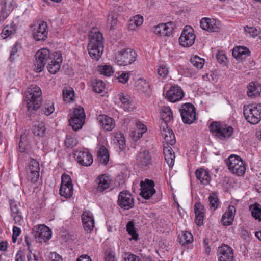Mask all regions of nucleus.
Instances as JSON below:
<instances>
[{
  "instance_id": "obj_5",
  "label": "nucleus",
  "mask_w": 261,
  "mask_h": 261,
  "mask_svg": "<svg viewBox=\"0 0 261 261\" xmlns=\"http://www.w3.org/2000/svg\"><path fill=\"white\" fill-rule=\"evenodd\" d=\"M54 54L47 48H41L38 50L35 54V70L36 72L42 71L45 65L48 63L53 57Z\"/></svg>"
},
{
  "instance_id": "obj_29",
  "label": "nucleus",
  "mask_w": 261,
  "mask_h": 261,
  "mask_svg": "<svg viewBox=\"0 0 261 261\" xmlns=\"http://www.w3.org/2000/svg\"><path fill=\"white\" fill-rule=\"evenodd\" d=\"M194 212L195 214V223L198 226L203 224L204 216V206L200 202H196L194 205Z\"/></svg>"
},
{
  "instance_id": "obj_28",
  "label": "nucleus",
  "mask_w": 261,
  "mask_h": 261,
  "mask_svg": "<svg viewBox=\"0 0 261 261\" xmlns=\"http://www.w3.org/2000/svg\"><path fill=\"white\" fill-rule=\"evenodd\" d=\"M236 213V208L233 205H229L228 210L222 217V222L225 226L230 225L233 221Z\"/></svg>"
},
{
  "instance_id": "obj_55",
  "label": "nucleus",
  "mask_w": 261,
  "mask_h": 261,
  "mask_svg": "<svg viewBox=\"0 0 261 261\" xmlns=\"http://www.w3.org/2000/svg\"><path fill=\"white\" fill-rule=\"evenodd\" d=\"M42 111L46 116L50 115L54 111V104L53 103L45 104Z\"/></svg>"
},
{
  "instance_id": "obj_52",
  "label": "nucleus",
  "mask_w": 261,
  "mask_h": 261,
  "mask_svg": "<svg viewBox=\"0 0 261 261\" xmlns=\"http://www.w3.org/2000/svg\"><path fill=\"white\" fill-rule=\"evenodd\" d=\"M244 31L246 35L253 38H255L259 34L258 30L254 27H244Z\"/></svg>"
},
{
  "instance_id": "obj_26",
  "label": "nucleus",
  "mask_w": 261,
  "mask_h": 261,
  "mask_svg": "<svg viewBox=\"0 0 261 261\" xmlns=\"http://www.w3.org/2000/svg\"><path fill=\"white\" fill-rule=\"evenodd\" d=\"M221 255L219 261H234L232 249L228 245H224L219 249Z\"/></svg>"
},
{
  "instance_id": "obj_17",
  "label": "nucleus",
  "mask_w": 261,
  "mask_h": 261,
  "mask_svg": "<svg viewBox=\"0 0 261 261\" xmlns=\"http://www.w3.org/2000/svg\"><path fill=\"white\" fill-rule=\"evenodd\" d=\"M175 24L171 21L161 23L153 28L154 33L159 36H169L172 33Z\"/></svg>"
},
{
  "instance_id": "obj_11",
  "label": "nucleus",
  "mask_w": 261,
  "mask_h": 261,
  "mask_svg": "<svg viewBox=\"0 0 261 261\" xmlns=\"http://www.w3.org/2000/svg\"><path fill=\"white\" fill-rule=\"evenodd\" d=\"M136 163L142 170H146L152 165V157L149 150L140 151L136 156Z\"/></svg>"
},
{
  "instance_id": "obj_64",
  "label": "nucleus",
  "mask_w": 261,
  "mask_h": 261,
  "mask_svg": "<svg viewBox=\"0 0 261 261\" xmlns=\"http://www.w3.org/2000/svg\"><path fill=\"white\" fill-rule=\"evenodd\" d=\"M25 256L21 250H19L16 255V261H24Z\"/></svg>"
},
{
  "instance_id": "obj_22",
  "label": "nucleus",
  "mask_w": 261,
  "mask_h": 261,
  "mask_svg": "<svg viewBox=\"0 0 261 261\" xmlns=\"http://www.w3.org/2000/svg\"><path fill=\"white\" fill-rule=\"evenodd\" d=\"M82 221L83 228L87 232H91L94 227V221L93 214L89 211H85L82 215Z\"/></svg>"
},
{
  "instance_id": "obj_1",
  "label": "nucleus",
  "mask_w": 261,
  "mask_h": 261,
  "mask_svg": "<svg viewBox=\"0 0 261 261\" xmlns=\"http://www.w3.org/2000/svg\"><path fill=\"white\" fill-rule=\"evenodd\" d=\"M42 91L36 85H31L25 92L24 101L29 111L36 110L42 103Z\"/></svg>"
},
{
  "instance_id": "obj_4",
  "label": "nucleus",
  "mask_w": 261,
  "mask_h": 261,
  "mask_svg": "<svg viewBox=\"0 0 261 261\" xmlns=\"http://www.w3.org/2000/svg\"><path fill=\"white\" fill-rule=\"evenodd\" d=\"M225 162L229 170L233 174L238 176H242L245 173L246 171L245 164L240 156L231 155Z\"/></svg>"
},
{
  "instance_id": "obj_21",
  "label": "nucleus",
  "mask_w": 261,
  "mask_h": 261,
  "mask_svg": "<svg viewBox=\"0 0 261 261\" xmlns=\"http://www.w3.org/2000/svg\"><path fill=\"white\" fill-rule=\"evenodd\" d=\"M200 27L207 31L217 32L219 29V23L214 18H203L200 21Z\"/></svg>"
},
{
  "instance_id": "obj_30",
  "label": "nucleus",
  "mask_w": 261,
  "mask_h": 261,
  "mask_svg": "<svg viewBox=\"0 0 261 261\" xmlns=\"http://www.w3.org/2000/svg\"><path fill=\"white\" fill-rule=\"evenodd\" d=\"M15 7L14 0H5L4 6H2L0 17L3 19L7 18Z\"/></svg>"
},
{
  "instance_id": "obj_2",
  "label": "nucleus",
  "mask_w": 261,
  "mask_h": 261,
  "mask_svg": "<svg viewBox=\"0 0 261 261\" xmlns=\"http://www.w3.org/2000/svg\"><path fill=\"white\" fill-rule=\"evenodd\" d=\"M209 128L214 136L222 140L229 138L233 132L232 127L220 122H213Z\"/></svg>"
},
{
  "instance_id": "obj_7",
  "label": "nucleus",
  "mask_w": 261,
  "mask_h": 261,
  "mask_svg": "<svg viewBox=\"0 0 261 261\" xmlns=\"http://www.w3.org/2000/svg\"><path fill=\"white\" fill-rule=\"evenodd\" d=\"M85 114L82 108H75L69 120L70 125L74 130L81 129L85 122Z\"/></svg>"
},
{
  "instance_id": "obj_37",
  "label": "nucleus",
  "mask_w": 261,
  "mask_h": 261,
  "mask_svg": "<svg viewBox=\"0 0 261 261\" xmlns=\"http://www.w3.org/2000/svg\"><path fill=\"white\" fill-rule=\"evenodd\" d=\"M161 118L162 120L161 123H166L169 122L173 119L172 113L171 109L167 107L162 108L160 112Z\"/></svg>"
},
{
  "instance_id": "obj_51",
  "label": "nucleus",
  "mask_w": 261,
  "mask_h": 261,
  "mask_svg": "<svg viewBox=\"0 0 261 261\" xmlns=\"http://www.w3.org/2000/svg\"><path fill=\"white\" fill-rule=\"evenodd\" d=\"M252 216L261 221V206L258 204H255L251 212Z\"/></svg>"
},
{
  "instance_id": "obj_60",
  "label": "nucleus",
  "mask_w": 261,
  "mask_h": 261,
  "mask_svg": "<svg viewBox=\"0 0 261 261\" xmlns=\"http://www.w3.org/2000/svg\"><path fill=\"white\" fill-rule=\"evenodd\" d=\"M65 144L67 147L71 148L76 145V142L72 138H67L65 140Z\"/></svg>"
},
{
  "instance_id": "obj_6",
  "label": "nucleus",
  "mask_w": 261,
  "mask_h": 261,
  "mask_svg": "<svg viewBox=\"0 0 261 261\" xmlns=\"http://www.w3.org/2000/svg\"><path fill=\"white\" fill-rule=\"evenodd\" d=\"M137 54L131 48L122 49L115 54V62L120 66H126L132 64L136 59Z\"/></svg>"
},
{
  "instance_id": "obj_38",
  "label": "nucleus",
  "mask_w": 261,
  "mask_h": 261,
  "mask_svg": "<svg viewBox=\"0 0 261 261\" xmlns=\"http://www.w3.org/2000/svg\"><path fill=\"white\" fill-rule=\"evenodd\" d=\"M97 159L99 162L106 165L109 160V154L107 149L102 146L100 148L97 153Z\"/></svg>"
},
{
  "instance_id": "obj_27",
  "label": "nucleus",
  "mask_w": 261,
  "mask_h": 261,
  "mask_svg": "<svg viewBox=\"0 0 261 261\" xmlns=\"http://www.w3.org/2000/svg\"><path fill=\"white\" fill-rule=\"evenodd\" d=\"M98 120L102 128L107 131H111L115 127L114 120L107 115H100Z\"/></svg>"
},
{
  "instance_id": "obj_63",
  "label": "nucleus",
  "mask_w": 261,
  "mask_h": 261,
  "mask_svg": "<svg viewBox=\"0 0 261 261\" xmlns=\"http://www.w3.org/2000/svg\"><path fill=\"white\" fill-rule=\"evenodd\" d=\"M50 259L51 261H63L62 257L55 252L50 254Z\"/></svg>"
},
{
  "instance_id": "obj_43",
  "label": "nucleus",
  "mask_w": 261,
  "mask_h": 261,
  "mask_svg": "<svg viewBox=\"0 0 261 261\" xmlns=\"http://www.w3.org/2000/svg\"><path fill=\"white\" fill-rule=\"evenodd\" d=\"M45 131V127L43 122H37L32 128V132L36 136L42 137Z\"/></svg>"
},
{
  "instance_id": "obj_13",
  "label": "nucleus",
  "mask_w": 261,
  "mask_h": 261,
  "mask_svg": "<svg viewBox=\"0 0 261 261\" xmlns=\"http://www.w3.org/2000/svg\"><path fill=\"white\" fill-rule=\"evenodd\" d=\"M40 166L38 161L31 159L27 168V178L32 182L37 181L39 177Z\"/></svg>"
},
{
  "instance_id": "obj_24",
  "label": "nucleus",
  "mask_w": 261,
  "mask_h": 261,
  "mask_svg": "<svg viewBox=\"0 0 261 261\" xmlns=\"http://www.w3.org/2000/svg\"><path fill=\"white\" fill-rule=\"evenodd\" d=\"M88 46H103V38L99 32L91 31L89 35V44Z\"/></svg>"
},
{
  "instance_id": "obj_53",
  "label": "nucleus",
  "mask_w": 261,
  "mask_h": 261,
  "mask_svg": "<svg viewBox=\"0 0 261 261\" xmlns=\"http://www.w3.org/2000/svg\"><path fill=\"white\" fill-rule=\"evenodd\" d=\"M168 72L169 71L167 67L164 65H160L157 69L158 74L163 78H165Z\"/></svg>"
},
{
  "instance_id": "obj_48",
  "label": "nucleus",
  "mask_w": 261,
  "mask_h": 261,
  "mask_svg": "<svg viewBox=\"0 0 261 261\" xmlns=\"http://www.w3.org/2000/svg\"><path fill=\"white\" fill-rule=\"evenodd\" d=\"M105 88V83L101 80H95L93 83V90L97 93H101Z\"/></svg>"
},
{
  "instance_id": "obj_14",
  "label": "nucleus",
  "mask_w": 261,
  "mask_h": 261,
  "mask_svg": "<svg viewBox=\"0 0 261 261\" xmlns=\"http://www.w3.org/2000/svg\"><path fill=\"white\" fill-rule=\"evenodd\" d=\"M32 234L35 238H38L39 241L41 242L42 240L45 241L50 239L51 231L49 227L42 224L35 226Z\"/></svg>"
},
{
  "instance_id": "obj_9",
  "label": "nucleus",
  "mask_w": 261,
  "mask_h": 261,
  "mask_svg": "<svg viewBox=\"0 0 261 261\" xmlns=\"http://www.w3.org/2000/svg\"><path fill=\"white\" fill-rule=\"evenodd\" d=\"M73 193V186L69 175L64 174L62 176L60 194L66 198H70Z\"/></svg>"
},
{
  "instance_id": "obj_32",
  "label": "nucleus",
  "mask_w": 261,
  "mask_h": 261,
  "mask_svg": "<svg viewBox=\"0 0 261 261\" xmlns=\"http://www.w3.org/2000/svg\"><path fill=\"white\" fill-rule=\"evenodd\" d=\"M249 50L242 46H239L234 48L232 51V55L238 60H243L250 55Z\"/></svg>"
},
{
  "instance_id": "obj_41",
  "label": "nucleus",
  "mask_w": 261,
  "mask_h": 261,
  "mask_svg": "<svg viewBox=\"0 0 261 261\" xmlns=\"http://www.w3.org/2000/svg\"><path fill=\"white\" fill-rule=\"evenodd\" d=\"M118 14L111 12L108 16L107 27L110 30L115 29L117 24Z\"/></svg>"
},
{
  "instance_id": "obj_44",
  "label": "nucleus",
  "mask_w": 261,
  "mask_h": 261,
  "mask_svg": "<svg viewBox=\"0 0 261 261\" xmlns=\"http://www.w3.org/2000/svg\"><path fill=\"white\" fill-rule=\"evenodd\" d=\"M210 209L212 211H215L219 206L220 202L217 196L215 193H212L208 197Z\"/></svg>"
},
{
  "instance_id": "obj_39",
  "label": "nucleus",
  "mask_w": 261,
  "mask_h": 261,
  "mask_svg": "<svg viewBox=\"0 0 261 261\" xmlns=\"http://www.w3.org/2000/svg\"><path fill=\"white\" fill-rule=\"evenodd\" d=\"M136 89L140 93H145L149 89V85L145 80L139 79L135 82Z\"/></svg>"
},
{
  "instance_id": "obj_12",
  "label": "nucleus",
  "mask_w": 261,
  "mask_h": 261,
  "mask_svg": "<svg viewBox=\"0 0 261 261\" xmlns=\"http://www.w3.org/2000/svg\"><path fill=\"white\" fill-rule=\"evenodd\" d=\"M117 203L119 206L124 210L132 208L134 206L133 195L127 191L121 192L118 196Z\"/></svg>"
},
{
  "instance_id": "obj_54",
  "label": "nucleus",
  "mask_w": 261,
  "mask_h": 261,
  "mask_svg": "<svg viewBox=\"0 0 261 261\" xmlns=\"http://www.w3.org/2000/svg\"><path fill=\"white\" fill-rule=\"evenodd\" d=\"M13 33V30L12 28L9 26H6L3 29L0 36L2 39H4L9 37Z\"/></svg>"
},
{
  "instance_id": "obj_57",
  "label": "nucleus",
  "mask_w": 261,
  "mask_h": 261,
  "mask_svg": "<svg viewBox=\"0 0 261 261\" xmlns=\"http://www.w3.org/2000/svg\"><path fill=\"white\" fill-rule=\"evenodd\" d=\"M123 258L125 261H141L139 257L129 253H125Z\"/></svg>"
},
{
  "instance_id": "obj_20",
  "label": "nucleus",
  "mask_w": 261,
  "mask_h": 261,
  "mask_svg": "<svg viewBox=\"0 0 261 261\" xmlns=\"http://www.w3.org/2000/svg\"><path fill=\"white\" fill-rule=\"evenodd\" d=\"M184 96L181 88L177 86H172L166 93V97L172 102L180 100Z\"/></svg>"
},
{
  "instance_id": "obj_36",
  "label": "nucleus",
  "mask_w": 261,
  "mask_h": 261,
  "mask_svg": "<svg viewBox=\"0 0 261 261\" xmlns=\"http://www.w3.org/2000/svg\"><path fill=\"white\" fill-rule=\"evenodd\" d=\"M98 185L97 190L100 192L108 189L110 184V179L108 176L102 175L98 178Z\"/></svg>"
},
{
  "instance_id": "obj_34",
  "label": "nucleus",
  "mask_w": 261,
  "mask_h": 261,
  "mask_svg": "<svg viewBox=\"0 0 261 261\" xmlns=\"http://www.w3.org/2000/svg\"><path fill=\"white\" fill-rule=\"evenodd\" d=\"M147 130V127L140 122L137 123V129L133 131L131 133L132 139L134 141H137L143 136Z\"/></svg>"
},
{
  "instance_id": "obj_15",
  "label": "nucleus",
  "mask_w": 261,
  "mask_h": 261,
  "mask_svg": "<svg viewBox=\"0 0 261 261\" xmlns=\"http://www.w3.org/2000/svg\"><path fill=\"white\" fill-rule=\"evenodd\" d=\"M140 186L141 190L140 195L146 199H149L155 193L154 188V184L152 180L146 179L144 181L141 182Z\"/></svg>"
},
{
  "instance_id": "obj_3",
  "label": "nucleus",
  "mask_w": 261,
  "mask_h": 261,
  "mask_svg": "<svg viewBox=\"0 0 261 261\" xmlns=\"http://www.w3.org/2000/svg\"><path fill=\"white\" fill-rule=\"evenodd\" d=\"M243 113L249 123L252 124L258 123L261 120V104L252 103L244 106Z\"/></svg>"
},
{
  "instance_id": "obj_31",
  "label": "nucleus",
  "mask_w": 261,
  "mask_h": 261,
  "mask_svg": "<svg viewBox=\"0 0 261 261\" xmlns=\"http://www.w3.org/2000/svg\"><path fill=\"white\" fill-rule=\"evenodd\" d=\"M260 92L261 85L258 83L251 82L248 85L247 93L249 97L257 96Z\"/></svg>"
},
{
  "instance_id": "obj_58",
  "label": "nucleus",
  "mask_w": 261,
  "mask_h": 261,
  "mask_svg": "<svg viewBox=\"0 0 261 261\" xmlns=\"http://www.w3.org/2000/svg\"><path fill=\"white\" fill-rule=\"evenodd\" d=\"M105 261H116L115 252L111 251H107L105 252Z\"/></svg>"
},
{
  "instance_id": "obj_59",
  "label": "nucleus",
  "mask_w": 261,
  "mask_h": 261,
  "mask_svg": "<svg viewBox=\"0 0 261 261\" xmlns=\"http://www.w3.org/2000/svg\"><path fill=\"white\" fill-rule=\"evenodd\" d=\"M121 107L125 111H131L134 109V105L129 101L124 104H121Z\"/></svg>"
},
{
  "instance_id": "obj_35",
  "label": "nucleus",
  "mask_w": 261,
  "mask_h": 261,
  "mask_svg": "<svg viewBox=\"0 0 261 261\" xmlns=\"http://www.w3.org/2000/svg\"><path fill=\"white\" fill-rule=\"evenodd\" d=\"M88 50L92 58L98 60L102 54L103 46H91L90 47V46H88Z\"/></svg>"
},
{
  "instance_id": "obj_42",
  "label": "nucleus",
  "mask_w": 261,
  "mask_h": 261,
  "mask_svg": "<svg viewBox=\"0 0 261 261\" xmlns=\"http://www.w3.org/2000/svg\"><path fill=\"white\" fill-rule=\"evenodd\" d=\"M62 94L64 100L67 102L72 101L74 100V91L70 87H65L63 89Z\"/></svg>"
},
{
  "instance_id": "obj_56",
  "label": "nucleus",
  "mask_w": 261,
  "mask_h": 261,
  "mask_svg": "<svg viewBox=\"0 0 261 261\" xmlns=\"http://www.w3.org/2000/svg\"><path fill=\"white\" fill-rule=\"evenodd\" d=\"M164 156L165 159L168 165L170 167H172L174 165L175 158L174 152H173L172 153H171L170 154H166V155H165Z\"/></svg>"
},
{
  "instance_id": "obj_8",
  "label": "nucleus",
  "mask_w": 261,
  "mask_h": 261,
  "mask_svg": "<svg viewBox=\"0 0 261 261\" xmlns=\"http://www.w3.org/2000/svg\"><path fill=\"white\" fill-rule=\"evenodd\" d=\"M180 111L184 123L191 124L196 119V110L192 104L187 103L182 105Z\"/></svg>"
},
{
  "instance_id": "obj_62",
  "label": "nucleus",
  "mask_w": 261,
  "mask_h": 261,
  "mask_svg": "<svg viewBox=\"0 0 261 261\" xmlns=\"http://www.w3.org/2000/svg\"><path fill=\"white\" fill-rule=\"evenodd\" d=\"M17 51H18L17 45V44H16L13 47V48L11 50V51L10 53L9 59L11 62H13L14 60V56L16 54V53L17 52Z\"/></svg>"
},
{
  "instance_id": "obj_46",
  "label": "nucleus",
  "mask_w": 261,
  "mask_h": 261,
  "mask_svg": "<svg viewBox=\"0 0 261 261\" xmlns=\"http://www.w3.org/2000/svg\"><path fill=\"white\" fill-rule=\"evenodd\" d=\"M126 230L128 233L132 236V239L137 240L138 239V235L136 233L134 223L133 221H129L126 225Z\"/></svg>"
},
{
  "instance_id": "obj_40",
  "label": "nucleus",
  "mask_w": 261,
  "mask_h": 261,
  "mask_svg": "<svg viewBox=\"0 0 261 261\" xmlns=\"http://www.w3.org/2000/svg\"><path fill=\"white\" fill-rule=\"evenodd\" d=\"M143 22V17L139 15H136L129 21L128 29L129 30H135L136 28L141 25Z\"/></svg>"
},
{
  "instance_id": "obj_50",
  "label": "nucleus",
  "mask_w": 261,
  "mask_h": 261,
  "mask_svg": "<svg viewBox=\"0 0 261 261\" xmlns=\"http://www.w3.org/2000/svg\"><path fill=\"white\" fill-rule=\"evenodd\" d=\"M120 149L123 150L124 148L125 141L123 134L121 132L117 133L115 137Z\"/></svg>"
},
{
  "instance_id": "obj_61",
  "label": "nucleus",
  "mask_w": 261,
  "mask_h": 261,
  "mask_svg": "<svg viewBox=\"0 0 261 261\" xmlns=\"http://www.w3.org/2000/svg\"><path fill=\"white\" fill-rule=\"evenodd\" d=\"M129 77V75L127 73H122L119 77L118 80L119 81L122 83L125 84L126 83Z\"/></svg>"
},
{
  "instance_id": "obj_18",
  "label": "nucleus",
  "mask_w": 261,
  "mask_h": 261,
  "mask_svg": "<svg viewBox=\"0 0 261 261\" xmlns=\"http://www.w3.org/2000/svg\"><path fill=\"white\" fill-rule=\"evenodd\" d=\"M161 133L166 144L172 145L175 143V137L172 130L169 128L166 123H161L160 125Z\"/></svg>"
},
{
  "instance_id": "obj_19",
  "label": "nucleus",
  "mask_w": 261,
  "mask_h": 261,
  "mask_svg": "<svg viewBox=\"0 0 261 261\" xmlns=\"http://www.w3.org/2000/svg\"><path fill=\"white\" fill-rule=\"evenodd\" d=\"M62 62V58L60 53L58 52L54 53L53 58L47 63V68L48 71L51 74H55L60 69Z\"/></svg>"
},
{
  "instance_id": "obj_33",
  "label": "nucleus",
  "mask_w": 261,
  "mask_h": 261,
  "mask_svg": "<svg viewBox=\"0 0 261 261\" xmlns=\"http://www.w3.org/2000/svg\"><path fill=\"white\" fill-rule=\"evenodd\" d=\"M195 174L197 178L203 185L208 184L211 180V177L208 172L202 168L196 170Z\"/></svg>"
},
{
  "instance_id": "obj_47",
  "label": "nucleus",
  "mask_w": 261,
  "mask_h": 261,
  "mask_svg": "<svg viewBox=\"0 0 261 261\" xmlns=\"http://www.w3.org/2000/svg\"><path fill=\"white\" fill-rule=\"evenodd\" d=\"M190 61L193 65L198 69H201L204 64V60L196 55L192 57Z\"/></svg>"
},
{
  "instance_id": "obj_49",
  "label": "nucleus",
  "mask_w": 261,
  "mask_h": 261,
  "mask_svg": "<svg viewBox=\"0 0 261 261\" xmlns=\"http://www.w3.org/2000/svg\"><path fill=\"white\" fill-rule=\"evenodd\" d=\"M98 70L101 72V74L107 76H111L114 72L112 67L107 65L99 66Z\"/></svg>"
},
{
  "instance_id": "obj_25",
  "label": "nucleus",
  "mask_w": 261,
  "mask_h": 261,
  "mask_svg": "<svg viewBox=\"0 0 261 261\" xmlns=\"http://www.w3.org/2000/svg\"><path fill=\"white\" fill-rule=\"evenodd\" d=\"M75 156L77 162L82 166H88L93 163L92 156L88 151L77 152Z\"/></svg>"
},
{
  "instance_id": "obj_10",
  "label": "nucleus",
  "mask_w": 261,
  "mask_h": 261,
  "mask_svg": "<svg viewBox=\"0 0 261 261\" xmlns=\"http://www.w3.org/2000/svg\"><path fill=\"white\" fill-rule=\"evenodd\" d=\"M195 37L194 30L191 27L187 25L181 33L179 42L184 47H190L194 44Z\"/></svg>"
},
{
  "instance_id": "obj_16",
  "label": "nucleus",
  "mask_w": 261,
  "mask_h": 261,
  "mask_svg": "<svg viewBox=\"0 0 261 261\" xmlns=\"http://www.w3.org/2000/svg\"><path fill=\"white\" fill-rule=\"evenodd\" d=\"M48 33L47 24L42 21L34 29L33 38L37 41H43L46 39Z\"/></svg>"
},
{
  "instance_id": "obj_23",
  "label": "nucleus",
  "mask_w": 261,
  "mask_h": 261,
  "mask_svg": "<svg viewBox=\"0 0 261 261\" xmlns=\"http://www.w3.org/2000/svg\"><path fill=\"white\" fill-rule=\"evenodd\" d=\"M9 204L11 211V216L13 217L15 223L20 225L22 221V217L19 209V203L15 200H10Z\"/></svg>"
},
{
  "instance_id": "obj_45",
  "label": "nucleus",
  "mask_w": 261,
  "mask_h": 261,
  "mask_svg": "<svg viewBox=\"0 0 261 261\" xmlns=\"http://www.w3.org/2000/svg\"><path fill=\"white\" fill-rule=\"evenodd\" d=\"M179 243L184 245L191 243L193 240V237L192 234L188 231L182 232L181 234L179 236Z\"/></svg>"
}]
</instances>
